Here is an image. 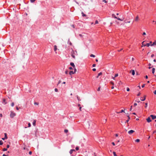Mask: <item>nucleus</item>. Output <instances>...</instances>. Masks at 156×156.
Masks as SVG:
<instances>
[{
  "instance_id": "obj_6",
  "label": "nucleus",
  "mask_w": 156,
  "mask_h": 156,
  "mask_svg": "<svg viewBox=\"0 0 156 156\" xmlns=\"http://www.w3.org/2000/svg\"><path fill=\"white\" fill-rule=\"evenodd\" d=\"M134 132V131L133 130H131L129 131L128 132V133L129 134H131L132 133H133Z\"/></svg>"
},
{
  "instance_id": "obj_9",
  "label": "nucleus",
  "mask_w": 156,
  "mask_h": 156,
  "mask_svg": "<svg viewBox=\"0 0 156 156\" xmlns=\"http://www.w3.org/2000/svg\"><path fill=\"white\" fill-rule=\"evenodd\" d=\"M70 65L73 67L75 69L76 68V67L75 65L74 64V63L73 62H71L70 63Z\"/></svg>"
},
{
  "instance_id": "obj_3",
  "label": "nucleus",
  "mask_w": 156,
  "mask_h": 156,
  "mask_svg": "<svg viewBox=\"0 0 156 156\" xmlns=\"http://www.w3.org/2000/svg\"><path fill=\"white\" fill-rule=\"evenodd\" d=\"M112 16L113 17L115 18V19H117L118 20H120V21H122L123 20V19H120V18H118V17H117L116 16L114 15V14H112Z\"/></svg>"
},
{
  "instance_id": "obj_63",
  "label": "nucleus",
  "mask_w": 156,
  "mask_h": 156,
  "mask_svg": "<svg viewBox=\"0 0 156 156\" xmlns=\"http://www.w3.org/2000/svg\"><path fill=\"white\" fill-rule=\"evenodd\" d=\"M154 54H152L151 56V57H153L154 56Z\"/></svg>"
},
{
  "instance_id": "obj_40",
  "label": "nucleus",
  "mask_w": 156,
  "mask_h": 156,
  "mask_svg": "<svg viewBox=\"0 0 156 156\" xmlns=\"http://www.w3.org/2000/svg\"><path fill=\"white\" fill-rule=\"evenodd\" d=\"M55 92H57L58 91V89H57V88H55Z\"/></svg>"
},
{
  "instance_id": "obj_39",
  "label": "nucleus",
  "mask_w": 156,
  "mask_h": 156,
  "mask_svg": "<svg viewBox=\"0 0 156 156\" xmlns=\"http://www.w3.org/2000/svg\"><path fill=\"white\" fill-rule=\"evenodd\" d=\"M36 0H30L31 2L32 3L34 2Z\"/></svg>"
},
{
  "instance_id": "obj_48",
  "label": "nucleus",
  "mask_w": 156,
  "mask_h": 156,
  "mask_svg": "<svg viewBox=\"0 0 156 156\" xmlns=\"http://www.w3.org/2000/svg\"><path fill=\"white\" fill-rule=\"evenodd\" d=\"M102 1L103 2H104L105 3H107V1L106 0H103Z\"/></svg>"
},
{
  "instance_id": "obj_55",
  "label": "nucleus",
  "mask_w": 156,
  "mask_h": 156,
  "mask_svg": "<svg viewBox=\"0 0 156 156\" xmlns=\"http://www.w3.org/2000/svg\"><path fill=\"white\" fill-rule=\"evenodd\" d=\"M100 87H99L98 89V90H97L98 91H99L100 90Z\"/></svg>"
},
{
  "instance_id": "obj_8",
  "label": "nucleus",
  "mask_w": 156,
  "mask_h": 156,
  "mask_svg": "<svg viewBox=\"0 0 156 156\" xmlns=\"http://www.w3.org/2000/svg\"><path fill=\"white\" fill-rule=\"evenodd\" d=\"M146 120H147V122H151V118H150V117H148L146 119Z\"/></svg>"
},
{
  "instance_id": "obj_43",
  "label": "nucleus",
  "mask_w": 156,
  "mask_h": 156,
  "mask_svg": "<svg viewBox=\"0 0 156 156\" xmlns=\"http://www.w3.org/2000/svg\"><path fill=\"white\" fill-rule=\"evenodd\" d=\"M28 127H30L31 126V125L30 123H28Z\"/></svg>"
},
{
  "instance_id": "obj_61",
  "label": "nucleus",
  "mask_w": 156,
  "mask_h": 156,
  "mask_svg": "<svg viewBox=\"0 0 156 156\" xmlns=\"http://www.w3.org/2000/svg\"><path fill=\"white\" fill-rule=\"evenodd\" d=\"M29 154L30 155L31 154H32V152L31 151H30L29 152Z\"/></svg>"
},
{
  "instance_id": "obj_45",
  "label": "nucleus",
  "mask_w": 156,
  "mask_h": 156,
  "mask_svg": "<svg viewBox=\"0 0 156 156\" xmlns=\"http://www.w3.org/2000/svg\"><path fill=\"white\" fill-rule=\"evenodd\" d=\"M34 105H38V103H37V102H35L34 103Z\"/></svg>"
},
{
  "instance_id": "obj_11",
  "label": "nucleus",
  "mask_w": 156,
  "mask_h": 156,
  "mask_svg": "<svg viewBox=\"0 0 156 156\" xmlns=\"http://www.w3.org/2000/svg\"><path fill=\"white\" fill-rule=\"evenodd\" d=\"M130 73H131L133 75H134L135 74V71L134 70H131L130 71Z\"/></svg>"
},
{
  "instance_id": "obj_42",
  "label": "nucleus",
  "mask_w": 156,
  "mask_h": 156,
  "mask_svg": "<svg viewBox=\"0 0 156 156\" xmlns=\"http://www.w3.org/2000/svg\"><path fill=\"white\" fill-rule=\"evenodd\" d=\"M98 21L97 20H96L95 21V24H98Z\"/></svg>"
},
{
  "instance_id": "obj_62",
  "label": "nucleus",
  "mask_w": 156,
  "mask_h": 156,
  "mask_svg": "<svg viewBox=\"0 0 156 156\" xmlns=\"http://www.w3.org/2000/svg\"><path fill=\"white\" fill-rule=\"evenodd\" d=\"M69 69H73V68L72 67H69Z\"/></svg>"
},
{
  "instance_id": "obj_15",
  "label": "nucleus",
  "mask_w": 156,
  "mask_h": 156,
  "mask_svg": "<svg viewBox=\"0 0 156 156\" xmlns=\"http://www.w3.org/2000/svg\"><path fill=\"white\" fill-rule=\"evenodd\" d=\"M36 121L35 120H34L33 122V125L34 126H36Z\"/></svg>"
},
{
  "instance_id": "obj_4",
  "label": "nucleus",
  "mask_w": 156,
  "mask_h": 156,
  "mask_svg": "<svg viewBox=\"0 0 156 156\" xmlns=\"http://www.w3.org/2000/svg\"><path fill=\"white\" fill-rule=\"evenodd\" d=\"M76 68H75L74 69V71H70L69 72V74L71 75L72 74H74L76 72Z\"/></svg>"
},
{
  "instance_id": "obj_16",
  "label": "nucleus",
  "mask_w": 156,
  "mask_h": 156,
  "mask_svg": "<svg viewBox=\"0 0 156 156\" xmlns=\"http://www.w3.org/2000/svg\"><path fill=\"white\" fill-rule=\"evenodd\" d=\"M75 150L74 149H71L69 151V153L70 154H71L73 153V151H75Z\"/></svg>"
},
{
  "instance_id": "obj_41",
  "label": "nucleus",
  "mask_w": 156,
  "mask_h": 156,
  "mask_svg": "<svg viewBox=\"0 0 156 156\" xmlns=\"http://www.w3.org/2000/svg\"><path fill=\"white\" fill-rule=\"evenodd\" d=\"M145 104V108H146L147 106V103H146Z\"/></svg>"
},
{
  "instance_id": "obj_54",
  "label": "nucleus",
  "mask_w": 156,
  "mask_h": 156,
  "mask_svg": "<svg viewBox=\"0 0 156 156\" xmlns=\"http://www.w3.org/2000/svg\"><path fill=\"white\" fill-rule=\"evenodd\" d=\"M143 35H145L146 34V33L145 32H143L142 34Z\"/></svg>"
},
{
  "instance_id": "obj_19",
  "label": "nucleus",
  "mask_w": 156,
  "mask_h": 156,
  "mask_svg": "<svg viewBox=\"0 0 156 156\" xmlns=\"http://www.w3.org/2000/svg\"><path fill=\"white\" fill-rule=\"evenodd\" d=\"M155 69L154 68H153L152 69V73L154 74L155 72Z\"/></svg>"
},
{
  "instance_id": "obj_35",
  "label": "nucleus",
  "mask_w": 156,
  "mask_h": 156,
  "mask_svg": "<svg viewBox=\"0 0 156 156\" xmlns=\"http://www.w3.org/2000/svg\"><path fill=\"white\" fill-rule=\"evenodd\" d=\"M118 76V73H116L115 75V77H117Z\"/></svg>"
},
{
  "instance_id": "obj_56",
  "label": "nucleus",
  "mask_w": 156,
  "mask_h": 156,
  "mask_svg": "<svg viewBox=\"0 0 156 156\" xmlns=\"http://www.w3.org/2000/svg\"><path fill=\"white\" fill-rule=\"evenodd\" d=\"M112 144L114 146H115V143L113 142L112 143Z\"/></svg>"
},
{
  "instance_id": "obj_34",
  "label": "nucleus",
  "mask_w": 156,
  "mask_h": 156,
  "mask_svg": "<svg viewBox=\"0 0 156 156\" xmlns=\"http://www.w3.org/2000/svg\"><path fill=\"white\" fill-rule=\"evenodd\" d=\"M142 44L143 46H144V44H145L144 41L142 43Z\"/></svg>"
},
{
  "instance_id": "obj_20",
  "label": "nucleus",
  "mask_w": 156,
  "mask_h": 156,
  "mask_svg": "<svg viewBox=\"0 0 156 156\" xmlns=\"http://www.w3.org/2000/svg\"><path fill=\"white\" fill-rule=\"evenodd\" d=\"M76 97H77V100L78 101H81V99H80V98L78 95H77Z\"/></svg>"
},
{
  "instance_id": "obj_12",
  "label": "nucleus",
  "mask_w": 156,
  "mask_h": 156,
  "mask_svg": "<svg viewBox=\"0 0 156 156\" xmlns=\"http://www.w3.org/2000/svg\"><path fill=\"white\" fill-rule=\"evenodd\" d=\"M145 99H146V96H144V98H143L142 97H141L140 99V100L141 101H145Z\"/></svg>"
},
{
  "instance_id": "obj_25",
  "label": "nucleus",
  "mask_w": 156,
  "mask_h": 156,
  "mask_svg": "<svg viewBox=\"0 0 156 156\" xmlns=\"http://www.w3.org/2000/svg\"><path fill=\"white\" fill-rule=\"evenodd\" d=\"M3 144V142L2 140H0V145H2Z\"/></svg>"
},
{
  "instance_id": "obj_24",
  "label": "nucleus",
  "mask_w": 156,
  "mask_h": 156,
  "mask_svg": "<svg viewBox=\"0 0 156 156\" xmlns=\"http://www.w3.org/2000/svg\"><path fill=\"white\" fill-rule=\"evenodd\" d=\"M148 65L149 66L148 68L149 69H150L151 68V63H149L148 64Z\"/></svg>"
},
{
  "instance_id": "obj_38",
  "label": "nucleus",
  "mask_w": 156,
  "mask_h": 156,
  "mask_svg": "<svg viewBox=\"0 0 156 156\" xmlns=\"http://www.w3.org/2000/svg\"><path fill=\"white\" fill-rule=\"evenodd\" d=\"M11 106L12 107H13L14 106V103L13 102L11 104Z\"/></svg>"
},
{
  "instance_id": "obj_47",
  "label": "nucleus",
  "mask_w": 156,
  "mask_h": 156,
  "mask_svg": "<svg viewBox=\"0 0 156 156\" xmlns=\"http://www.w3.org/2000/svg\"><path fill=\"white\" fill-rule=\"evenodd\" d=\"M68 72V70H66L65 72V73L66 74H67Z\"/></svg>"
},
{
  "instance_id": "obj_36",
  "label": "nucleus",
  "mask_w": 156,
  "mask_h": 156,
  "mask_svg": "<svg viewBox=\"0 0 156 156\" xmlns=\"http://www.w3.org/2000/svg\"><path fill=\"white\" fill-rule=\"evenodd\" d=\"M82 14L83 16H86V15L83 12H82Z\"/></svg>"
},
{
  "instance_id": "obj_49",
  "label": "nucleus",
  "mask_w": 156,
  "mask_h": 156,
  "mask_svg": "<svg viewBox=\"0 0 156 156\" xmlns=\"http://www.w3.org/2000/svg\"><path fill=\"white\" fill-rule=\"evenodd\" d=\"M81 108H82V107H80V108H79V110H80V111H81Z\"/></svg>"
},
{
  "instance_id": "obj_46",
  "label": "nucleus",
  "mask_w": 156,
  "mask_h": 156,
  "mask_svg": "<svg viewBox=\"0 0 156 156\" xmlns=\"http://www.w3.org/2000/svg\"><path fill=\"white\" fill-rule=\"evenodd\" d=\"M112 78L113 80H115V76H114V77L112 76Z\"/></svg>"
},
{
  "instance_id": "obj_44",
  "label": "nucleus",
  "mask_w": 156,
  "mask_h": 156,
  "mask_svg": "<svg viewBox=\"0 0 156 156\" xmlns=\"http://www.w3.org/2000/svg\"><path fill=\"white\" fill-rule=\"evenodd\" d=\"M129 90H129V88H128V87H127V88L126 90H127V91H129Z\"/></svg>"
},
{
  "instance_id": "obj_32",
  "label": "nucleus",
  "mask_w": 156,
  "mask_h": 156,
  "mask_svg": "<svg viewBox=\"0 0 156 156\" xmlns=\"http://www.w3.org/2000/svg\"><path fill=\"white\" fill-rule=\"evenodd\" d=\"M76 150L78 151L79 149V148L78 147H76L75 148Z\"/></svg>"
},
{
  "instance_id": "obj_7",
  "label": "nucleus",
  "mask_w": 156,
  "mask_h": 156,
  "mask_svg": "<svg viewBox=\"0 0 156 156\" xmlns=\"http://www.w3.org/2000/svg\"><path fill=\"white\" fill-rule=\"evenodd\" d=\"M150 116L152 118V119H156V115H150Z\"/></svg>"
},
{
  "instance_id": "obj_5",
  "label": "nucleus",
  "mask_w": 156,
  "mask_h": 156,
  "mask_svg": "<svg viewBox=\"0 0 156 156\" xmlns=\"http://www.w3.org/2000/svg\"><path fill=\"white\" fill-rule=\"evenodd\" d=\"M7 103V101L5 98H3L2 103L4 105H5Z\"/></svg>"
},
{
  "instance_id": "obj_53",
  "label": "nucleus",
  "mask_w": 156,
  "mask_h": 156,
  "mask_svg": "<svg viewBox=\"0 0 156 156\" xmlns=\"http://www.w3.org/2000/svg\"><path fill=\"white\" fill-rule=\"evenodd\" d=\"M122 49H123L122 48H121V49H120L119 50H118V51L119 52V51H121Z\"/></svg>"
},
{
  "instance_id": "obj_1",
  "label": "nucleus",
  "mask_w": 156,
  "mask_h": 156,
  "mask_svg": "<svg viewBox=\"0 0 156 156\" xmlns=\"http://www.w3.org/2000/svg\"><path fill=\"white\" fill-rule=\"evenodd\" d=\"M77 55V52L76 51H74L72 49V51L71 52V55L73 58H75V56H76Z\"/></svg>"
},
{
  "instance_id": "obj_2",
  "label": "nucleus",
  "mask_w": 156,
  "mask_h": 156,
  "mask_svg": "<svg viewBox=\"0 0 156 156\" xmlns=\"http://www.w3.org/2000/svg\"><path fill=\"white\" fill-rule=\"evenodd\" d=\"M16 115V114L14 113L13 111H11V113L10 114V117L11 118H13Z\"/></svg>"
},
{
  "instance_id": "obj_60",
  "label": "nucleus",
  "mask_w": 156,
  "mask_h": 156,
  "mask_svg": "<svg viewBox=\"0 0 156 156\" xmlns=\"http://www.w3.org/2000/svg\"><path fill=\"white\" fill-rule=\"evenodd\" d=\"M9 145L8 144L7 145V148H9Z\"/></svg>"
},
{
  "instance_id": "obj_18",
  "label": "nucleus",
  "mask_w": 156,
  "mask_h": 156,
  "mask_svg": "<svg viewBox=\"0 0 156 156\" xmlns=\"http://www.w3.org/2000/svg\"><path fill=\"white\" fill-rule=\"evenodd\" d=\"M130 21H128L127 20H125V23H130Z\"/></svg>"
},
{
  "instance_id": "obj_23",
  "label": "nucleus",
  "mask_w": 156,
  "mask_h": 156,
  "mask_svg": "<svg viewBox=\"0 0 156 156\" xmlns=\"http://www.w3.org/2000/svg\"><path fill=\"white\" fill-rule=\"evenodd\" d=\"M68 43L69 44L71 45H72V43L69 40L68 41Z\"/></svg>"
},
{
  "instance_id": "obj_27",
  "label": "nucleus",
  "mask_w": 156,
  "mask_h": 156,
  "mask_svg": "<svg viewBox=\"0 0 156 156\" xmlns=\"http://www.w3.org/2000/svg\"><path fill=\"white\" fill-rule=\"evenodd\" d=\"M102 74V72H100V73H99L98 74V76H100V75H101Z\"/></svg>"
},
{
  "instance_id": "obj_14",
  "label": "nucleus",
  "mask_w": 156,
  "mask_h": 156,
  "mask_svg": "<svg viewBox=\"0 0 156 156\" xmlns=\"http://www.w3.org/2000/svg\"><path fill=\"white\" fill-rule=\"evenodd\" d=\"M139 20V17L138 16H137L135 18L134 21H137Z\"/></svg>"
},
{
  "instance_id": "obj_22",
  "label": "nucleus",
  "mask_w": 156,
  "mask_h": 156,
  "mask_svg": "<svg viewBox=\"0 0 156 156\" xmlns=\"http://www.w3.org/2000/svg\"><path fill=\"white\" fill-rule=\"evenodd\" d=\"M5 139H7V134L6 133H5Z\"/></svg>"
},
{
  "instance_id": "obj_57",
  "label": "nucleus",
  "mask_w": 156,
  "mask_h": 156,
  "mask_svg": "<svg viewBox=\"0 0 156 156\" xmlns=\"http://www.w3.org/2000/svg\"><path fill=\"white\" fill-rule=\"evenodd\" d=\"M154 94H156V90H155L154 92Z\"/></svg>"
},
{
  "instance_id": "obj_30",
  "label": "nucleus",
  "mask_w": 156,
  "mask_h": 156,
  "mask_svg": "<svg viewBox=\"0 0 156 156\" xmlns=\"http://www.w3.org/2000/svg\"><path fill=\"white\" fill-rule=\"evenodd\" d=\"M68 130L67 129H65L64 132L65 133H68Z\"/></svg>"
},
{
  "instance_id": "obj_51",
  "label": "nucleus",
  "mask_w": 156,
  "mask_h": 156,
  "mask_svg": "<svg viewBox=\"0 0 156 156\" xmlns=\"http://www.w3.org/2000/svg\"><path fill=\"white\" fill-rule=\"evenodd\" d=\"M145 86V84H143V85H142L141 87L142 88H143Z\"/></svg>"
},
{
  "instance_id": "obj_21",
  "label": "nucleus",
  "mask_w": 156,
  "mask_h": 156,
  "mask_svg": "<svg viewBox=\"0 0 156 156\" xmlns=\"http://www.w3.org/2000/svg\"><path fill=\"white\" fill-rule=\"evenodd\" d=\"M123 112H124V110H122L120 112H117L118 113H121Z\"/></svg>"
},
{
  "instance_id": "obj_58",
  "label": "nucleus",
  "mask_w": 156,
  "mask_h": 156,
  "mask_svg": "<svg viewBox=\"0 0 156 156\" xmlns=\"http://www.w3.org/2000/svg\"><path fill=\"white\" fill-rule=\"evenodd\" d=\"M132 106H131V107H130V111H131V110H132Z\"/></svg>"
},
{
  "instance_id": "obj_59",
  "label": "nucleus",
  "mask_w": 156,
  "mask_h": 156,
  "mask_svg": "<svg viewBox=\"0 0 156 156\" xmlns=\"http://www.w3.org/2000/svg\"><path fill=\"white\" fill-rule=\"evenodd\" d=\"M96 66V65L95 64H93L92 65L93 67H94Z\"/></svg>"
},
{
  "instance_id": "obj_64",
  "label": "nucleus",
  "mask_w": 156,
  "mask_h": 156,
  "mask_svg": "<svg viewBox=\"0 0 156 156\" xmlns=\"http://www.w3.org/2000/svg\"><path fill=\"white\" fill-rule=\"evenodd\" d=\"M140 93H139L137 94V96H140Z\"/></svg>"
},
{
  "instance_id": "obj_31",
  "label": "nucleus",
  "mask_w": 156,
  "mask_h": 156,
  "mask_svg": "<svg viewBox=\"0 0 156 156\" xmlns=\"http://www.w3.org/2000/svg\"><path fill=\"white\" fill-rule=\"evenodd\" d=\"M152 23L153 24H156V21L153 20L152 21Z\"/></svg>"
},
{
  "instance_id": "obj_13",
  "label": "nucleus",
  "mask_w": 156,
  "mask_h": 156,
  "mask_svg": "<svg viewBox=\"0 0 156 156\" xmlns=\"http://www.w3.org/2000/svg\"><path fill=\"white\" fill-rule=\"evenodd\" d=\"M57 49V46L56 45H54V51H56ZM55 53H57V52H55Z\"/></svg>"
},
{
  "instance_id": "obj_10",
  "label": "nucleus",
  "mask_w": 156,
  "mask_h": 156,
  "mask_svg": "<svg viewBox=\"0 0 156 156\" xmlns=\"http://www.w3.org/2000/svg\"><path fill=\"white\" fill-rule=\"evenodd\" d=\"M152 43V42L151 41L150 42V43H146V44H144V46H147L148 47L150 46V43Z\"/></svg>"
},
{
  "instance_id": "obj_37",
  "label": "nucleus",
  "mask_w": 156,
  "mask_h": 156,
  "mask_svg": "<svg viewBox=\"0 0 156 156\" xmlns=\"http://www.w3.org/2000/svg\"><path fill=\"white\" fill-rule=\"evenodd\" d=\"M110 83L111 84H112V85H113V86L114 85V83L113 82L111 81L110 82Z\"/></svg>"
},
{
  "instance_id": "obj_50",
  "label": "nucleus",
  "mask_w": 156,
  "mask_h": 156,
  "mask_svg": "<svg viewBox=\"0 0 156 156\" xmlns=\"http://www.w3.org/2000/svg\"><path fill=\"white\" fill-rule=\"evenodd\" d=\"M92 70L94 71H95L96 70V69L95 68H94Z\"/></svg>"
},
{
  "instance_id": "obj_52",
  "label": "nucleus",
  "mask_w": 156,
  "mask_h": 156,
  "mask_svg": "<svg viewBox=\"0 0 156 156\" xmlns=\"http://www.w3.org/2000/svg\"><path fill=\"white\" fill-rule=\"evenodd\" d=\"M137 105V104L136 103H134V106H136Z\"/></svg>"
},
{
  "instance_id": "obj_33",
  "label": "nucleus",
  "mask_w": 156,
  "mask_h": 156,
  "mask_svg": "<svg viewBox=\"0 0 156 156\" xmlns=\"http://www.w3.org/2000/svg\"><path fill=\"white\" fill-rule=\"evenodd\" d=\"M7 150V148H4L3 149V151H6Z\"/></svg>"
},
{
  "instance_id": "obj_28",
  "label": "nucleus",
  "mask_w": 156,
  "mask_h": 156,
  "mask_svg": "<svg viewBox=\"0 0 156 156\" xmlns=\"http://www.w3.org/2000/svg\"><path fill=\"white\" fill-rule=\"evenodd\" d=\"M140 140L139 139H137L135 140V141L137 142H138L140 141Z\"/></svg>"
},
{
  "instance_id": "obj_29",
  "label": "nucleus",
  "mask_w": 156,
  "mask_h": 156,
  "mask_svg": "<svg viewBox=\"0 0 156 156\" xmlns=\"http://www.w3.org/2000/svg\"><path fill=\"white\" fill-rule=\"evenodd\" d=\"M90 56L91 57H95V55H93V54H91L90 55Z\"/></svg>"
},
{
  "instance_id": "obj_26",
  "label": "nucleus",
  "mask_w": 156,
  "mask_h": 156,
  "mask_svg": "<svg viewBox=\"0 0 156 156\" xmlns=\"http://www.w3.org/2000/svg\"><path fill=\"white\" fill-rule=\"evenodd\" d=\"M113 155H114V156H116V153L115 152L113 151Z\"/></svg>"
},
{
  "instance_id": "obj_17",
  "label": "nucleus",
  "mask_w": 156,
  "mask_h": 156,
  "mask_svg": "<svg viewBox=\"0 0 156 156\" xmlns=\"http://www.w3.org/2000/svg\"><path fill=\"white\" fill-rule=\"evenodd\" d=\"M154 45H156V41H155L153 43L151 44V46H154Z\"/></svg>"
}]
</instances>
